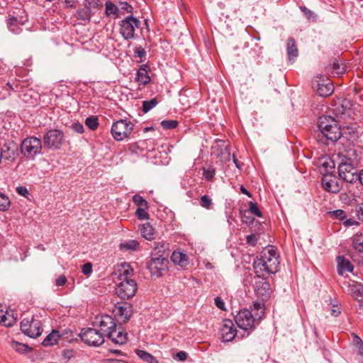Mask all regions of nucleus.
<instances>
[{
  "label": "nucleus",
  "instance_id": "20e7f679",
  "mask_svg": "<svg viewBox=\"0 0 363 363\" xmlns=\"http://www.w3.org/2000/svg\"><path fill=\"white\" fill-rule=\"evenodd\" d=\"M43 143L41 139L32 136L24 139L21 145V152L28 159L34 158L41 153Z\"/></svg>",
  "mask_w": 363,
  "mask_h": 363
},
{
  "label": "nucleus",
  "instance_id": "c03bdc74",
  "mask_svg": "<svg viewBox=\"0 0 363 363\" xmlns=\"http://www.w3.org/2000/svg\"><path fill=\"white\" fill-rule=\"evenodd\" d=\"M160 124L164 129L172 130L177 127L178 122L175 120H164Z\"/></svg>",
  "mask_w": 363,
  "mask_h": 363
},
{
  "label": "nucleus",
  "instance_id": "4c0bfd02",
  "mask_svg": "<svg viewBox=\"0 0 363 363\" xmlns=\"http://www.w3.org/2000/svg\"><path fill=\"white\" fill-rule=\"evenodd\" d=\"M11 347L15 350L16 351L20 352V353H26L28 352L30 348L28 345L20 343L17 341H11Z\"/></svg>",
  "mask_w": 363,
  "mask_h": 363
},
{
  "label": "nucleus",
  "instance_id": "7ed1b4c3",
  "mask_svg": "<svg viewBox=\"0 0 363 363\" xmlns=\"http://www.w3.org/2000/svg\"><path fill=\"white\" fill-rule=\"evenodd\" d=\"M147 269L152 277H162L169 270V260L167 256L151 252L147 262Z\"/></svg>",
  "mask_w": 363,
  "mask_h": 363
},
{
  "label": "nucleus",
  "instance_id": "79ce46f5",
  "mask_svg": "<svg viewBox=\"0 0 363 363\" xmlns=\"http://www.w3.org/2000/svg\"><path fill=\"white\" fill-rule=\"evenodd\" d=\"M199 204L206 209H210L212 207L213 202L211 197L208 195H203L201 197Z\"/></svg>",
  "mask_w": 363,
  "mask_h": 363
},
{
  "label": "nucleus",
  "instance_id": "473e14b6",
  "mask_svg": "<svg viewBox=\"0 0 363 363\" xmlns=\"http://www.w3.org/2000/svg\"><path fill=\"white\" fill-rule=\"evenodd\" d=\"M121 267L123 268L120 276L121 277V279L123 280H127L130 279V277L133 275V269L130 266L129 264L124 262L121 264Z\"/></svg>",
  "mask_w": 363,
  "mask_h": 363
},
{
  "label": "nucleus",
  "instance_id": "c756f323",
  "mask_svg": "<svg viewBox=\"0 0 363 363\" xmlns=\"http://www.w3.org/2000/svg\"><path fill=\"white\" fill-rule=\"evenodd\" d=\"M136 354L144 362L147 363H159L154 356L145 350H137Z\"/></svg>",
  "mask_w": 363,
  "mask_h": 363
},
{
  "label": "nucleus",
  "instance_id": "09e8293b",
  "mask_svg": "<svg viewBox=\"0 0 363 363\" xmlns=\"http://www.w3.org/2000/svg\"><path fill=\"white\" fill-rule=\"evenodd\" d=\"M322 167L325 169L326 174L332 172L335 167L333 161L330 159H327L321 163Z\"/></svg>",
  "mask_w": 363,
  "mask_h": 363
},
{
  "label": "nucleus",
  "instance_id": "423d86ee",
  "mask_svg": "<svg viewBox=\"0 0 363 363\" xmlns=\"http://www.w3.org/2000/svg\"><path fill=\"white\" fill-rule=\"evenodd\" d=\"M79 337L85 344L92 347H99L104 342V334L94 328L82 329Z\"/></svg>",
  "mask_w": 363,
  "mask_h": 363
},
{
  "label": "nucleus",
  "instance_id": "4d7b16f0",
  "mask_svg": "<svg viewBox=\"0 0 363 363\" xmlns=\"http://www.w3.org/2000/svg\"><path fill=\"white\" fill-rule=\"evenodd\" d=\"M187 356L188 354L186 352L179 351L174 356V359L177 361L184 362L186 359Z\"/></svg>",
  "mask_w": 363,
  "mask_h": 363
},
{
  "label": "nucleus",
  "instance_id": "f8f14e48",
  "mask_svg": "<svg viewBox=\"0 0 363 363\" xmlns=\"http://www.w3.org/2000/svg\"><path fill=\"white\" fill-rule=\"evenodd\" d=\"M357 166L346 164L342 163L338 164L337 170L339 177L347 183H354L357 181L358 172Z\"/></svg>",
  "mask_w": 363,
  "mask_h": 363
},
{
  "label": "nucleus",
  "instance_id": "052dcab7",
  "mask_svg": "<svg viewBox=\"0 0 363 363\" xmlns=\"http://www.w3.org/2000/svg\"><path fill=\"white\" fill-rule=\"evenodd\" d=\"M120 6L122 10L125 11L127 13H132L133 8L126 1L120 2Z\"/></svg>",
  "mask_w": 363,
  "mask_h": 363
},
{
  "label": "nucleus",
  "instance_id": "7c9ffc66",
  "mask_svg": "<svg viewBox=\"0 0 363 363\" xmlns=\"http://www.w3.org/2000/svg\"><path fill=\"white\" fill-rule=\"evenodd\" d=\"M136 79L143 85L147 84L150 81V77L145 68H140L136 74Z\"/></svg>",
  "mask_w": 363,
  "mask_h": 363
},
{
  "label": "nucleus",
  "instance_id": "ea45409f",
  "mask_svg": "<svg viewBox=\"0 0 363 363\" xmlns=\"http://www.w3.org/2000/svg\"><path fill=\"white\" fill-rule=\"evenodd\" d=\"M75 352L71 349L63 350L62 352V363H67L72 357H74Z\"/></svg>",
  "mask_w": 363,
  "mask_h": 363
},
{
  "label": "nucleus",
  "instance_id": "9b49d317",
  "mask_svg": "<svg viewBox=\"0 0 363 363\" xmlns=\"http://www.w3.org/2000/svg\"><path fill=\"white\" fill-rule=\"evenodd\" d=\"M21 330L23 333L32 338L38 337L43 332L40 322L33 318H32L30 320L23 319L21 322Z\"/></svg>",
  "mask_w": 363,
  "mask_h": 363
},
{
  "label": "nucleus",
  "instance_id": "c9c22d12",
  "mask_svg": "<svg viewBox=\"0 0 363 363\" xmlns=\"http://www.w3.org/2000/svg\"><path fill=\"white\" fill-rule=\"evenodd\" d=\"M167 245H168L164 242L155 243L154 249L151 252H156V254L168 257L169 253L167 252Z\"/></svg>",
  "mask_w": 363,
  "mask_h": 363
},
{
  "label": "nucleus",
  "instance_id": "a211bd4d",
  "mask_svg": "<svg viewBox=\"0 0 363 363\" xmlns=\"http://www.w3.org/2000/svg\"><path fill=\"white\" fill-rule=\"evenodd\" d=\"M107 337L116 345H123L127 341V333H124L121 328H114L113 330L108 332Z\"/></svg>",
  "mask_w": 363,
  "mask_h": 363
},
{
  "label": "nucleus",
  "instance_id": "338daca9",
  "mask_svg": "<svg viewBox=\"0 0 363 363\" xmlns=\"http://www.w3.org/2000/svg\"><path fill=\"white\" fill-rule=\"evenodd\" d=\"M16 192L24 197H27L29 194L28 190L24 186H18L16 188Z\"/></svg>",
  "mask_w": 363,
  "mask_h": 363
},
{
  "label": "nucleus",
  "instance_id": "5701e85b",
  "mask_svg": "<svg viewBox=\"0 0 363 363\" xmlns=\"http://www.w3.org/2000/svg\"><path fill=\"white\" fill-rule=\"evenodd\" d=\"M171 260L181 267H186L189 264L187 255L180 251H174L171 256Z\"/></svg>",
  "mask_w": 363,
  "mask_h": 363
},
{
  "label": "nucleus",
  "instance_id": "b1692460",
  "mask_svg": "<svg viewBox=\"0 0 363 363\" xmlns=\"http://www.w3.org/2000/svg\"><path fill=\"white\" fill-rule=\"evenodd\" d=\"M286 50L289 60H292L298 56V50L294 38H288Z\"/></svg>",
  "mask_w": 363,
  "mask_h": 363
},
{
  "label": "nucleus",
  "instance_id": "f704fd0d",
  "mask_svg": "<svg viewBox=\"0 0 363 363\" xmlns=\"http://www.w3.org/2000/svg\"><path fill=\"white\" fill-rule=\"evenodd\" d=\"M257 294L262 296L263 299H267L270 296V289L269 284L266 282L262 283L261 286L256 290Z\"/></svg>",
  "mask_w": 363,
  "mask_h": 363
},
{
  "label": "nucleus",
  "instance_id": "58836bf2",
  "mask_svg": "<svg viewBox=\"0 0 363 363\" xmlns=\"http://www.w3.org/2000/svg\"><path fill=\"white\" fill-rule=\"evenodd\" d=\"M158 104L157 100L155 99H152L149 101H144L143 102V111L144 113L149 112L151 109L157 106Z\"/></svg>",
  "mask_w": 363,
  "mask_h": 363
},
{
  "label": "nucleus",
  "instance_id": "774afa93",
  "mask_svg": "<svg viewBox=\"0 0 363 363\" xmlns=\"http://www.w3.org/2000/svg\"><path fill=\"white\" fill-rule=\"evenodd\" d=\"M214 301H215V304L216 306L220 308V309H222L223 310L224 309V306H225V303L223 302V301L222 300L221 298L220 297H216L215 299H214Z\"/></svg>",
  "mask_w": 363,
  "mask_h": 363
},
{
  "label": "nucleus",
  "instance_id": "864d4df0",
  "mask_svg": "<svg viewBox=\"0 0 363 363\" xmlns=\"http://www.w3.org/2000/svg\"><path fill=\"white\" fill-rule=\"evenodd\" d=\"M354 294L355 295V298L358 299L359 298H361L359 299V301H363V285L359 284L354 286Z\"/></svg>",
  "mask_w": 363,
  "mask_h": 363
},
{
  "label": "nucleus",
  "instance_id": "a878e982",
  "mask_svg": "<svg viewBox=\"0 0 363 363\" xmlns=\"http://www.w3.org/2000/svg\"><path fill=\"white\" fill-rule=\"evenodd\" d=\"M140 231L142 236L146 240H152L155 239V230L149 223L143 224Z\"/></svg>",
  "mask_w": 363,
  "mask_h": 363
},
{
  "label": "nucleus",
  "instance_id": "603ef678",
  "mask_svg": "<svg viewBox=\"0 0 363 363\" xmlns=\"http://www.w3.org/2000/svg\"><path fill=\"white\" fill-rule=\"evenodd\" d=\"M332 215L337 219H339L342 223L346 218L345 212L343 210L337 209L330 212Z\"/></svg>",
  "mask_w": 363,
  "mask_h": 363
},
{
  "label": "nucleus",
  "instance_id": "c85d7f7f",
  "mask_svg": "<svg viewBox=\"0 0 363 363\" xmlns=\"http://www.w3.org/2000/svg\"><path fill=\"white\" fill-rule=\"evenodd\" d=\"M352 248L358 252H363V233L355 234L352 238Z\"/></svg>",
  "mask_w": 363,
  "mask_h": 363
},
{
  "label": "nucleus",
  "instance_id": "bf43d9fd",
  "mask_svg": "<svg viewBox=\"0 0 363 363\" xmlns=\"http://www.w3.org/2000/svg\"><path fill=\"white\" fill-rule=\"evenodd\" d=\"M71 128L74 132L77 133H82L84 131V126L80 123H74Z\"/></svg>",
  "mask_w": 363,
  "mask_h": 363
},
{
  "label": "nucleus",
  "instance_id": "a18cd8bd",
  "mask_svg": "<svg viewBox=\"0 0 363 363\" xmlns=\"http://www.w3.org/2000/svg\"><path fill=\"white\" fill-rule=\"evenodd\" d=\"M202 169L204 178L208 181L212 180L216 174L215 169L212 167H208L207 168L203 167Z\"/></svg>",
  "mask_w": 363,
  "mask_h": 363
},
{
  "label": "nucleus",
  "instance_id": "de8ad7c7",
  "mask_svg": "<svg viewBox=\"0 0 363 363\" xmlns=\"http://www.w3.org/2000/svg\"><path fill=\"white\" fill-rule=\"evenodd\" d=\"M300 9L308 20L315 21L316 19L317 16L315 13L306 6H300Z\"/></svg>",
  "mask_w": 363,
  "mask_h": 363
},
{
  "label": "nucleus",
  "instance_id": "393cba45",
  "mask_svg": "<svg viewBox=\"0 0 363 363\" xmlns=\"http://www.w3.org/2000/svg\"><path fill=\"white\" fill-rule=\"evenodd\" d=\"M61 335L58 330H53L43 341L42 344L45 347L52 346L57 343Z\"/></svg>",
  "mask_w": 363,
  "mask_h": 363
},
{
  "label": "nucleus",
  "instance_id": "cd10ccee",
  "mask_svg": "<svg viewBox=\"0 0 363 363\" xmlns=\"http://www.w3.org/2000/svg\"><path fill=\"white\" fill-rule=\"evenodd\" d=\"M17 321V314L13 311H5V315L3 320L2 325L6 327H11Z\"/></svg>",
  "mask_w": 363,
  "mask_h": 363
},
{
  "label": "nucleus",
  "instance_id": "f3484780",
  "mask_svg": "<svg viewBox=\"0 0 363 363\" xmlns=\"http://www.w3.org/2000/svg\"><path fill=\"white\" fill-rule=\"evenodd\" d=\"M221 340L223 342H230L235 339L236 330L233 322L230 320H224L220 328Z\"/></svg>",
  "mask_w": 363,
  "mask_h": 363
},
{
  "label": "nucleus",
  "instance_id": "1a4fd4ad",
  "mask_svg": "<svg viewBox=\"0 0 363 363\" xmlns=\"http://www.w3.org/2000/svg\"><path fill=\"white\" fill-rule=\"evenodd\" d=\"M138 289V285L134 279L123 280L116 287V293L122 299L133 298Z\"/></svg>",
  "mask_w": 363,
  "mask_h": 363
},
{
  "label": "nucleus",
  "instance_id": "aec40b11",
  "mask_svg": "<svg viewBox=\"0 0 363 363\" xmlns=\"http://www.w3.org/2000/svg\"><path fill=\"white\" fill-rule=\"evenodd\" d=\"M337 272L339 275L343 276L346 272H352L354 267L350 261L343 256L337 257Z\"/></svg>",
  "mask_w": 363,
  "mask_h": 363
},
{
  "label": "nucleus",
  "instance_id": "5fc2aeb1",
  "mask_svg": "<svg viewBox=\"0 0 363 363\" xmlns=\"http://www.w3.org/2000/svg\"><path fill=\"white\" fill-rule=\"evenodd\" d=\"M127 250H135L139 247V243L135 240H130L122 245Z\"/></svg>",
  "mask_w": 363,
  "mask_h": 363
},
{
  "label": "nucleus",
  "instance_id": "8fccbe9b",
  "mask_svg": "<svg viewBox=\"0 0 363 363\" xmlns=\"http://www.w3.org/2000/svg\"><path fill=\"white\" fill-rule=\"evenodd\" d=\"M333 69L335 74H341L345 71V67L340 64L338 61L335 60L333 63Z\"/></svg>",
  "mask_w": 363,
  "mask_h": 363
},
{
  "label": "nucleus",
  "instance_id": "ddd939ff",
  "mask_svg": "<svg viewBox=\"0 0 363 363\" xmlns=\"http://www.w3.org/2000/svg\"><path fill=\"white\" fill-rule=\"evenodd\" d=\"M321 183L323 189L333 194L340 192L342 189V182L335 176L325 174L321 179Z\"/></svg>",
  "mask_w": 363,
  "mask_h": 363
},
{
  "label": "nucleus",
  "instance_id": "e2e57ef3",
  "mask_svg": "<svg viewBox=\"0 0 363 363\" xmlns=\"http://www.w3.org/2000/svg\"><path fill=\"white\" fill-rule=\"evenodd\" d=\"M355 212L358 218L363 221V203L356 206Z\"/></svg>",
  "mask_w": 363,
  "mask_h": 363
},
{
  "label": "nucleus",
  "instance_id": "4be33fe9",
  "mask_svg": "<svg viewBox=\"0 0 363 363\" xmlns=\"http://www.w3.org/2000/svg\"><path fill=\"white\" fill-rule=\"evenodd\" d=\"M26 21L27 19H23V18L18 19L16 16H10L7 20L8 28L11 33L14 34H19L22 30L20 26L23 25L24 22Z\"/></svg>",
  "mask_w": 363,
  "mask_h": 363
},
{
  "label": "nucleus",
  "instance_id": "2eb2a0df",
  "mask_svg": "<svg viewBox=\"0 0 363 363\" xmlns=\"http://www.w3.org/2000/svg\"><path fill=\"white\" fill-rule=\"evenodd\" d=\"M337 157L339 160L338 164H342L344 163L348 165L350 164L357 166L359 164V154L354 149H349L339 152L337 154Z\"/></svg>",
  "mask_w": 363,
  "mask_h": 363
},
{
  "label": "nucleus",
  "instance_id": "f03ea898",
  "mask_svg": "<svg viewBox=\"0 0 363 363\" xmlns=\"http://www.w3.org/2000/svg\"><path fill=\"white\" fill-rule=\"evenodd\" d=\"M279 255L273 247H268L262 252L261 258L255 262V269L257 272H265L267 274H274L278 270Z\"/></svg>",
  "mask_w": 363,
  "mask_h": 363
},
{
  "label": "nucleus",
  "instance_id": "a19ab883",
  "mask_svg": "<svg viewBox=\"0 0 363 363\" xmlns=\"http://www.w3.org/2000/svg\"><path fill=\"white\" fill-rule=\"evenodd\" d=\"M85 124L89 128L94 130L99 126L98 118L96 116L87 117L85 120Z\"/></svg>",
  "mask_w": 363,
  "mask_h": 363
},
{
  "label": "nucleus",
  "instance_id": "9d476101",
  "mask_svg": "<svg viewBox=\"0 0 363 363\" xmlns=\"http://www.w3.org/2000/svg\"><path fill=\"white\" fill-rule=\"evenodd\" d=\"M64 140L62 131L57 129L50 130L43 137V145L50 149H59Z\"/></svg>",
  "mask_w": 363,
  "mask_h": 363
},
{
  "label": "nucleus",
  "instance_id": "dca6fc26",
  "mask_svg": "<svg viewBox=\"0 0 363 363\" xmlns=\"http://www.w3.org/2000/svg\"><path fill=\"white\" fill-rule=\"evenodd\" d=\"M95 324L97 325L100 328V332L106 333L116 328V324L114 322L113 318L106 314H103L100 316H97L95 320Z\"/></svg>",
  "mask_w": 363,
  "mask_h": 363
},
{
  "label": "nucleus",
  "instance_id": "72a5a7b5",
  "mask_svg": "<svg viewBox=\"0 0 363 363\" xmlns=\"http://www.w3.org/2000/svg\"><path fill=\"white\" fill-rule=\"evenodd\" d=\"M251 311L252 313L254 312L253 315L259 321L264 313V304L259 302H255L253 304V309Z\"/></svg>",
  "mask_w": 363,
  "mask_h": 363
},
{
  "label": "nucleus",
  "instance_id": "2f4dec72",
  "mask_svg": "<svg viewBox=\"0 0 363 363\" xmlns=\"http://www.w3.org/2000/svg\"><path fill=\"white\" fill-rule=\"evenodd\" d=\"M106 13L108 16H113L114 18L118 17V6L112 3L111 1H106L105 3Z\"/></svg>",
  "mask_w": 363,
  "mask_h": 363
},
{
  "label": "nucleus",
  "instance_id": "412c9836",
  "mask_svg": "<svg viewBox=\"0 0 363 363\" xmlns=\"http://www.w3.org/2000/svg\"><path fill=\"white\" fill-rule=\"evenodd\" d=\"M113 312L115 315L123 322L128 321L132 315L130 306H116Z\"/></svg>",
  "mask_w": 363,
  "mask_h": 363
},
{
  "label": "nucleus",
  "instance_id": "37998d69",
  "mask_svg": "<svg viewBox=\"0 0 363 363\" xmlns=\"http://www.w3.org/2000/svg\"><path fill=\"white\" fill-rule=\"evenodd\" d=\"M133 203L138 206V208H147L148 204L146 200H145L140 195H135L133 196Z\"/></svg>",
  "mask_w": 363,
  "mask_h": 363
},
{
  "label": "nucleus",
  "instance_id": "bb28decb",
  "mask_svg": "<svg viewBox=\"0 0 363 363\" xmlns=\"http://www.w3.org/2000/svg\"><path fill=\"white\" fill-rule=\"evenodd\" d=\"M85 1V7H86V16L82 17L83 20L89 19L91 17V9H96L101 6V2L100 0H84Z\"/></svg>",
  "mask_w": 363,
  "mask_h": 363
},
{
  "label": "nucleus",
  "instance_id": "49530a36",
  "mask_svg": "<svg viewBox=\"0 0 363 363\" xmlns=\"http://www.w3.org/2000/svg\"><path fill=\"white\" fill-rule=\"evenodd\" d=\"M147 208H138L135 211V215L138 218V219L141 220H148L149 214L146 211Z\"/></svg>",
  "mask_w": 363,
  "mask_h": 363
},
{
  "label": "nucleus",
  "instance_id": "680f3d73",
  "mask_svg": "<svg viewBox=\"0 0 363 363\" xmlns=\"http://www.w3.org/2000/svg\"><path fill=\"white\" fill-rule=\"evenodd\" d=\"M92 271V264L91 263H86L82 267V272L84 275L89 274Z\"/></svg>",
  "mask_w": 363,
  "mask_h": 363
},
{
  "label": "nucleus",
  "instance_id": "e433bc0d",
  "mask_svg": "<svg viewBox=\"0 0 363 363\" xmlns=\"http://www.w3.org/2000/svg\"><path fill=\"white\" fill-rule=\"evenodd\" d=\"M11 201L9 197L4 193L0 191V211H6L9 209Z\"/></svg>",
  "mask_w": 363,
  "mask_h": 363
},
{
  "label": "nucleus",
  "instance_id": "69168bd1",
  "mask_svg": "<svg viewBox=\"0 0 363 363\" xmlns=\"http://www.w3.org/2000/svg\"><path fill=\"white\" fill-rule=\"evenodd\" d=\"M67 282V278L65 275H61L55 280V285L57 286H62Z\"/></svg>",
  "mask_w": 363,
  "mask_h": 363
},
{
  "label": "nucleus",
  "instance_id": "6e6d98bb",
  "mask_svg": "<svg viewBox=\"0 0 363 363\" xmlns=\"http://www.w3.org/2000/svg\"><path fill=\"white\" fill-rule=\"evenodd\" d=\"M134 53L136 56L139 57L142 60L146 56V51L142 46L136 47L134 49Z\"/></svg>",
  "mask_w": 363,
  "mask_h": 363
},
{
  "label": "nucleus",
  "instance_id": "39448f33",
  "mask_svg": "<svg viewBox=\"0 0 363 363\" xmlns=\"http://www.w3.org/2000/svg\"><path fill=\"white\" fill-rule=\"evenodd\" d=\"M235 321L237 325L245 331L253 330L255 325L259 323V320L248 309L240 311L235 316Z\"/></svg>",
  "mask_w": 363,
  "mask_h": 363
},
{
  "label": "nucleus",
  "instance_id": "0eeeda50",
  "mask_svg": "<svg viewBox=\"0 0 363 363\" xmlns=\"http://www.w3.org/2000/svg\"><path fill=\"white\" fill-rule=\"evenodd\" d=\"M119 26L121 27L120 33L125 40L135 38V28L140 26V21L132 16H129L121 21Z\"/></svg>",
  "mask_w": 363,
  "mask_h": 363
},
{
  "label": "nucleus",
  "instance_id": "f257e3e1",
  "mask_svg": "<svg viewBox=\"0 0 363 363\" xmlns=\"http://www.w3.org/2000/svg\"><path fill=\"white\" fill-rule=\"evenodd\" d=\"M318 139L323 143L328 145L329 142L337 141L341 135L342 131L337 121L331 116H322L318 120Z\"/></svg>",
  "mask_w": 363,
  "mask_h": 363
},
{
  "label": "nucleus",
  "instance_id": "3c124183",
  "mask_svg": "<svg viewBox=\"0 0 363 363\" xmlns=\"http://www.w3.org/2000/svg\"><path fill=\"white\" fill-rule=\"evenodd\" d=\"M249 211L251 213L254 214L255 216L257 217H262V212L257 206L256 203L250 201L249 203Z\"/></svg>",
  "mask_w": 363,
  "mask_h": 363
},
{
  "label": "nucleus",
  "instance_id": "4468645a",
  "mask_svg": "<svg viewBox=\"0 0 363 363\" xmlns=\"http://www.w3.org/2000/svg\"><path fill=\"white\" fill-rule=\"evenodd\" d=\"M18 156V146L13 142L5 143L0 149V160L5 159L7 160L14 161Z\"/></svg>",
  "mask_w": 363,
  "mask_h": 363
},
{
  "label": "nucleus",
  "instance_id": "13d9d810",
  "mask_svg": "<svg viewBox=\"0 0 363 363\" xmlns=\"http://www.w3.org/2000/svg\"><path fill=\"white\" fill-rule=\"evenodd\" d=\"M342 224L345 227H350L352 225H359V223L358 221H357L356 220H354V218H346L345 219H344Z\"/></svg>",
  "mask_w": 363,
  "mask_h": 363
},
{
  "label": "nucleus",
  "instance_id": "6ab92c4d",
  "mask_svg": "<svg viewBox=\"0 0 363 363\" xmlns=\"http://www.w3.org/2000/svg\"><path fill=\"white\" fill-rule=\"evenodd\" d=\"M313 87L315 89L316 93L320 96H328L333 94L334 91V86L330 83L328 82L327 84L320 83L319 82H313Z\"/></svg>",
  "mask_w": 363,
  "mask_h": 363
},
{
  "label": "nucleus",
  "instance_id": "0e129e2a",
  "mask_svg": "<svg viewBox=\"0 0 363 363\" xmlns=\"http://www.w3.org/2000/svg\"><path fill=\"white\" fill-rule=\"evenodd\" d=\"M246 241L249 245L255 246L257 244V239L255 235L251 234L247 236Z\"/></svg>",
  "mask_w": 363,
  "mask_h": 363
},
{
  "label": "nucleus",
  "instance_id": "6e6552de",
  "mask_svg": "<svg viewBox=\"0 0 363 363\" xmlns=\"http://www.w3.org/2000/svg\"><path fill=\"white\" fill-rule=\"evenodd\" d=\"M133 129V125L130 121L121 119L112 125L111 134L115 140L121 141L128 138Z\"/></svg>",
  "mask_w": 363,
  "mask_h": 363
}]
</instances>
